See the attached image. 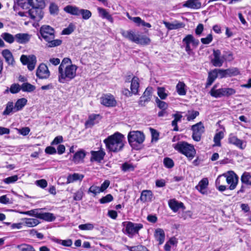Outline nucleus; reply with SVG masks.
Wrapping results in <instances>:
<instances>
[{
    "label": "nucleus",
    "instance_id": "obj_35",
    "mask_svg": "<svg viewBox=\"0 0 251 251\" xmlns=\"http://www.w3.org/2000/svg\"><path fill=\"white\" fill-rule=\"evenodd\" d=\"M97 10L100 16L102 19H106L111 23H113V18L112 16L104 8L98 7Z\"/></svg>",
    "mask_w": 251,
    "mask_h": 251
},
{
    "label": "nucleus",
    "instance_id": "obj_12",
    "mask_svg": "<svg viewBox=\"0 0 251 251\" xmlns=\"http://www.w3.org/2000/svg\"><path fill=\"white\" fill-rule=\"evenodd\" d=\"M193 130L192 138L196 141H200L202 134L204 131V127L202 123L200 122L192 126Z\"/></svg>",
    "mask_w": 251,
    "mask_h": 251
},
{
    "label": "nucleus",
    "instance_id": "obj_57",
    "mask_svg": "<svg viewBox=\"0 0 251 251\" xmlns=\"http://www.w3.org/2000/svg\"><path fill=\"white\" fill-rule=\"evenodd\" d=\"M199 115V113L197 111H188L187 116V120L189 121L193 120L195 119L198 115Z\"/></svg>",
    "mask_w": 251,
    "mask_h": 251
},
{
    "label": "nucleus",
    "instance_id": "obj_26",
    "mask_svg": "<svg viewBox=\"0 0 251 251\" xmlns=\"http://www.w3.org/2000/svg\"><path fill=\"white\" fill-rule=\"evenodd\" d=\"M24 0H18L19 5L25 4V2H23ZM27 3L32 7H41L44 6V2L43 0H26Z\"/></svg>",
    "mask_w": 251,
    "mask_h": 251
},
{
    "label": "nucleus",
    "instance_id": "obj_13",
    "mask_svg": "<svg viewBox=\"0 0 251 251\" xmlns=\"http://www.w3.org/2000/svg\"><path fill=\"white\" fill-rule=\"evenodd\" d=\"M50 75L48 66L44 63L40 64L36 70V76L41 79H46L49 78Z\"/></svg>",
    "mask_w": 251,
    "mask_h": 251
},
{
    "label": "nucleus",
    "instance_id": "obj_11",
    "mask_svg": "<svg viewBox=\"0 0 251 251\" xmlns=\"http://www.w3.org/2000/svg\"><path fill=\"white\" fill-rule=\"evenodd\" d=\"M226 177V183L229 185L227 189L233 190L237 186L238 182V177L237 175L232 171H228L225 173Z\"/></svg>",
    "mask_w": 251,
    "mask_h": 251
},
{
    "label": "nucleus",
    "instance_id": "obj_58",
    "mask_svg": "<svg viewBox=\"0 0 251 251\" xmlns=\"http://www.w3.org/2000/svg\"><path fill=\"white\" fill-rule=\"evenodd\" d=\"M18 176L14 175V176H9V177L4 178L3 180V181L5 184H9L10 183H13L15 182L16 181H17L18 180Z\"/></svg>",
    "mask_w": 251,
    "mask_h": 251
},
{
    "label": "nucleus",
    "instance_id": "obj_31",
    "mask_svg": "<svg viewBox=\"0 0 251 251\" xmlns=\"http://www.w3.org/2000/svg\"><path fill=\"white\" fill-rule=\"evenodd\" d=\"M64 11L67 13L72 15L78 16L80 8L76 6L68 5L66 6L64 9Z\"/></svg>",
    "mask_w": 251,
    "mask_h": 251
},
{
    "label": "nucleus",
    "instance_id": "obj_40",
    "mask_svg": "<svg viewBox=\"0 0 251 251\" xmlns=\"http://www.w3.org/2000/svg\"><path fill=\"white\" fill-rule=\"evenodd\" d=\"M176 90L180 96H184L186 94V86L183 82L179 81L176 86Z\"/></svg>",
    "mask_w": 251,
    "mask_h": 251
},
{
    "label": "nucleus",
    "instance_id": "obj_9",
    "mask_svg": "<svg viewBox=\"0 0 251 251\" xmlns=\"http://www.w3.org/2000/svg\"><path fill=\"white\" fill-rule=\"evenodd\" d=\"M182 43L185 45V51L190 55L192 52L191 45L194 47H197L199 44V41L195 39L192 35L188 34L183 39Z\"/></svg>",
    "mask_w": 251,
    "mask_h": 251
},
{
    "label": "nucleus",
    "instance_id": "obj_60",
    "mask_svg": "<svg viewBox=\"0 0 251 251\" xmlns=\"http://www.w3.org/2000/svg\"><path fill=\"white\" fill-rule=\"evenodd\" d=\"M163 163L164 166L167 168H172L174 166L173 160L168 157H166L164 159Z\"/></svg>",
    "mask_w": 251,
    "mask_h": 251
},
{
    "label": "nucleus",
    "instance_id": "obj_24",
    "mask_svg": "<svg viewBox=\"0 0 251 251\" xmlns=\"http://www.w3.org/2000/svg\"><path fill=\"white\" fill-rule=\"evenodd\" d=\"M36 217L47 222H52L56 219L53 214L49 212H39L36 214Z\"/></svg>",
    "mask_w": 251,
    "mask_h": 251
},
{
    "label": "nucleus",
    "instance_id": "obj_42",
    "mask_svg": "<svg viewBox=\"0 0 251 251\" xmlns=\"http://www.w3.org/2000/svg\"><path fill=\"white\" fill-rule=\"evenodd\" d=\"M27 102L25 98H21L18 99L15 104V109L18 111L21 110L26 104Z\"/></svg>",
    "mask_w": 251,
    "mask_h": 251
},
{
    "label": "nucleus",
    "instance_id": "obj_41",
    "mask_svg": "<svg viewBox=\"0 0 251 251\" xmlns=\"http://www.w3.org/2000/svg\"><path fill=\"white\" fill-rule=\"evenodd\" d=\"M24 223L28 227H34L39 224V221L37 219L25 218L24 219Z\"/></svg>",
    "mask_w": 251,
    "mask_h": 251
},
{
    "label": "nucleus",
    "instance_id": "obj_17",
    "mask_svg": "<svg viewBox=\"0 0 251 251\" xmlns=\"http://www.w3.org/2000/svg\"><path fill=\"white\" fill-rule=\"evenodd\" d=\"M228 143L235 146L241 150H244L246 147V143L237 138L233 134H230L228 137Z\"/></svg>",
    "mask_w": 251,
    "mask_h": 251
},
{
    "label": "nucleus",
    "instance_id": "obj_3",
    "mask_svg": "<svg viewBox=\"0 0 251 251\" xmlns=\"http://www.w3.org/2000/svg\"><path fill=\"white\" fill-rule=\"evenodd\" d=\"M40 33L42 37L48 42L47 46L49 48L58 46L62 43L61 40L54 39V30L49 25H44L41 26Z\"/></svg>",
    "mask_w": 251,
    "mask_h": 251
},
{
    "label": "nucleus",
    "instance_id": "obj_43",
    "mask_svg": "<svg viewBox=\"0 0 251 251\" xmlns=\"http://www.w3.org/2000/svg\"><path fill=\"white\" fill-rule=\"evenodd\" d=\"M132 21L136 24L137 26L142 25L143 26H146L149 28H150L151 26L150 23L145 22L139 17H133Z\"/></svg>",
    "mask_w": 251,
    "mask_h": 251
},
{
    "label": "nucleus",
    "instance_id": "obj_44",
    "mask_svg": "<svg viewBox=\"0 0 251 251\" xmlns=\"http://www.w3.org/2000/svg\"><path fill=\"white\" fill-rule=\"evenodd\" d=\"M16 248L19 251H35L34 247L29 244H22L17 245Z\"/></svg>",
    "mask_w": 251,
    "mask_h": 251
},
{
    "label": "nucleus",
    "instance_id": "obj_64",
    "mask_svg": "<svg viewBox=\"0 0 251 251\" xmlns=\"http://www.w3.org/2000/svg\"><path fill=\"white\" fill-rule=\"evenodd\" d=\"M100 192H101V191L100 189V187L95 186V185L91 186L88 190V193H93L95 195H96Z\"/></svg>",
    "mask_w": 251,
    "mask_h": 251
},
{
    "label": "nucleus",
    "instance_id": "obj_37",
    "mask_svg": "<svg viewBox=\"0 0 251 251\" xmlns=\"http://www.w3.org/2000/svg\"><path fill=\"white\" fill-rule=\"evenodd\" d=\"M154 236L156 240L159 242L160 245L162 244L165 239V233L163 229L157 228L155 230Z\"/></svg>",
    "mask_w": 251,
    "mask_h": 251
},
{
    "label": "nucleus",
    "instance_id": "obj_32",
    "mask_svg": "<svg viewBox=\"0 0 251 251\" xmlns=\"http://www.w3.org/2000/svg\"><path fill=\"white\" fill-rule=\"evenodd\" d=\"M208 185V180L207 178L202 179L196 186V188L201 194H204L206 193V189Z\"/></svg>",
    "mask_w": 251,
    "mask_h": 251
},
{
    "label": "nucleus",
    "instance_id": "obj_6",
    "mask_svg": "<svg viewBox=\"0 0 251 251\" xmlns=\"http://www.w3.org/2000/svg\"><path fill=\"white\" fill-rule=\"evenodd\" d=\"M18 14L21 17H29L37 22L40 21L44 16L41 7H31L28 11H19Z\"/></svg>",
    "mask_w": 251,
    "mask_h": 251
},
{
    "label": "nucleus",
    "instance_id": "obj_53",
    "mask_svg": "<svg viewBox=\"0 0 251 251\" xmlns=\"http://www.w3.org/2000/svg\"><path fill=\"white\" fill-rule=\"evenodd\" d=\"M78 228L82 230H91L94 229V226L92 223H87L79 225Z\"/></svg>",
    "mask_w": 251,
    "mask_h": 251
},
{
    "label": "nucleus",
    "instance_id": "obj_39",
    "mask_svg": "<svg viewBox=\"0 0 251 251\" xmlns=\"http://www.w3.org/2000/svg\"><path fill=\"white\" fill-rule=\"evenodd\" d=\"M17 112L15 109V106L12 101H8L6 104V108L3 112V115H8L11 113Z\"/></svg>",
    "mask_w": 251,
    "mask_h": 251
},
{
    "label": "nucleus",
    "instance_id": "obj_16",
    "mask_svg": "<svg viewBox=\"0 0 251 251\" xmlns=\"http://www.w3.org/2000/svg\"><path fill=\"white\" fill-rule=\"evenodd\" d=\"M211 62L215 67H220L223 65L224 61L220 50H213Z\"/></svg>",
    "mask_w": 251,
    "mask_h": 251
},
{
    "label": "nucleus",
    "instance_id": "obj_14",
    "mask_svg": "<svg viewBox=\"0 0 251 251\" xmlns=\"http://www.w3.org/2000/svg\"><path fill=\"white\" fill-rule=\"evenodd\" d=\"M219 77L221 78L224 77L235 76L240 75V71L236 67H231L226 70L219 69Z\"/></svg>",
    "mask_w": 251,
    "mask_h": 251
},
{
    "label": "nucleus",
    "instance_id": "obj_30",
    "mask_svg": "<svg viewBox=\"0 0 251 251\" xmlns=\"http://www.w3.org/2000/svg\"><path fill=\"white\" fill-rule=\"evenodd\" d=\"M1 54L2 56L4 58L6 62L9 65H13L14 63V58L12 53L9 50H2Z\"/></svg>",
    "mask_w": 251,
    "mask_h": 251
},
{
    "label": "nucleus",
    "instance_id": "obj_59",
    "mask_svg": "<svg viewBox=\"0 0 251 251\" xmlns=\"http://www.w3.org/2000/svg\"><path fill=\"white\" fill-rule=\"evenodd\" d=\"M165 89L163 87H158L157 88V94L161 99H165L168 94L166 93Z\"/></svg>",
    "mask_w": 251,
    "mask_h": 251
},
{
    "label": "nucleus",
    "instance_id": "obj_2",
    "mask_svg": "<svg viewBox=\"0 0 251 251\" xmlns=\"http://www.w3.org/2000/svg\"><path fill=\"white\" fill-rule=\"evenodd\" d=\"M77 67L74 64L63 67L59 65L58 68V81L61 83H65L74 79L76 74Z\"/></svg>",
    "mask_w": 251,
    "mask_h": 251
},
{
    "label": "nucleus",
    "instance_id": "obj_23",
    "mask_svg": "<svg viewBox=\"0 0 251 251\" xmlns=\"http://www.w3.org/2000/svg\"><path fill=\"white\" fill-rule=\"evenodd\" d=\"M170 208L175 212H177L179 209H185V207L182 202H179L175 199L169 201L168 202Z\"/></svg>",
    "mask_w": 251,
    "mask_h": 251
},
{
    "label": "nucleus",
    "instance_id": "obj_22",
    "mask_svg": "<svg viewBox=\"0 0 251 251\" xmlns=\"http://www.w3.org/2000/svg\"><path fill=\"white\" fill-rule=\"evenodd\" d=\"M163 23L165 25L166 27L169 30L177 29L180 28H183L185 26L184 24L182 22H179L176 20L172 23L163 21Z\"/></svg>",
    "mask_w": 251,
    "mask_h": 251
},
{
    "label": "nucleus",
    "instance_id": "obj_25",
    "mask_svg": "<svg viewBox=\"0 0 251 251\" xmlns=\"http://www.w3.org/2000/svg\"><path fill=\"white\" fill-rule=\"evenodd\" d=\"M218 77H219V69H214L209 72L206 87L210 86Z\"/></svg>",
    "mask_w": 251,
    "mask_h": 251
},
{
    "label": "nucleus",
    "instance_id": "obj_33",
    "mask_svg": "<svg viewBox=\"0 0 251 251\" xmlns=\"http://www.w3.org/2000/svg\"><path fill=\"white\" fill-rule=\"evenodd\" d=\"M139 87V79L136 76H134L131 81L130 90L133 94L136 95L138 93Z\"/></svg>",
    "mask_w": 251,
    "mask_h": 251
},
{
    "label": "nucleus",
    "instance_id": "obj_63",
    "mask_svg": "<svg viewBox=\"0 0 251 251\" xmlns=\"http://www.w3.org/2000/svg\"><path fill=\"white\" fill-rule=\"evenodd\" d=\"M224 96H229L236 93L235 89L231 88H223Z\"/></svg>",
    "mask_w": 251,
    "mask_h": 251
},
{
    "label": "nucleus",
    "instance_id": "obj_19",
    "mask_svg": "<svg viewBox=\"0 0 251 251\" xmlns=\"http://www.w3.org/2000/svg\"><path fill=\"white\" fill-rule=\"evenodd\" d=\"M91 161L97 162H100L105 155V152L101 149L98 151H91Z\"/></svg>",
    "mask_w": 251,
    "mask_h": 251
},
{
    "label": "nucleus",
    "instance_id": "obj_61",
    "mask_svg": "<svg viewBox=\"0 0 251 251\" xmlns=\"http://www.w3.org/2000/svg\"><path fill=\"white\" fill-rule=\"evenodd\" d=\"M21 89V86L18 84H13L11 85L9 91L12 94H16L18 93Z\"/></svg>",
    "mask_w": 251,
    "mask_h": 251
},
{
    "label": "nucleus",
    "instance_id": "obj_18",
    "mask_svg": "<svg viewBox=\"0 0 251 251\" xmlns=\"http://www.w3.org/2000/svg\"><path fill=\"white\" fill-rule=\"evenodd\" d=\"M226 174H223L220 175L217 178L215 181V185L217 188L221 192H223L227 189V186L225 185L226 183Z\"/></svg>",
    "mask_w": 251,
    "mask_h": 251
},
{
    "label": "nucleus",
    "instance_id": "obj_56",
    "mask_svg": "<svg viewBox=\"0 0 251 251\" xmlns=\"http://www.w3.org/2000/svg\"><path fill=\"white\" fill-rule=\"evenodd\" d=\"M113 197L111 194H107L100 199L99 201L101 204L108 203L112 201Z\"/></svg>",
    "mask_w": 251,
    "mask_h": 251
},
{
    "label": "nucleus",
    "instance_id": "obj_5",
    "mask_svg": "<svg viewBox=\"0 0 251 251\" xmlns=\"http://www.w3.org/2000/svg\"><path fill=\"white\" fill-rule=\"evenodd\" d=\"M122 35L129 40L141 45L150 44L151 39L146 35L136 34L133 30H124L121 32Z\"/></svg>",
    "mask_w": 251,
    "mask_h": 251
},
{
    "label": "nucleus",
    "instance_id": "obj_21",
    "mask_svg": "<svg viewBox=\"0 0 251 251\" xmlns=\"http://www.w3.org/2000/svg\"><path fill=\"white\" fill-rule=\"evenodd\" d=\"M152 96V88L148 87L145 91L143 95L141 97L139 103L140 105H144L145 103L151 100Z\"/></svg>",
    "mask_w": 251,
    "mask_h": 251
},
{
    "label": "nucleus",
    "instance_id": "obj_4",
    "mask_svg": "<svg viewBox=\"0 0 251 251\" xmlns=\"http://www.w3.org/2000/svg\"><path fill=\"white\" fill-rule=\"evenodd\" d=\"M173 147L176 151L185 155L190 160H192L196 154L194 146L184 141H179L173 144Z\"/></svg>",
    "mask_w": 251,
    "mask_h": 251
},
{
    "label": "nucleus",
    "instance_id": "obj_34",
    "mask_svg": "<svg viewBox=\"0 0 251 251\" xmlns=\"http://www.w3.org/2000/svg\"><path fill=\"white\" fill-rule=\"evenodd\" d=\"M217 85L216 84L213 86L209 92L210 95L216 98L224 97L223 88L217 89Z\"/></svg>",
    "mask_w": 251,
    "mask_h": 251
},
{
    "label": "nucleus",
    "instance_id": "obj_1",
    "mask_svg": "<svg viewBox=\"0 0 251 251\" xmlns=\"http://www.w3.org/2000/svg\"><path fill=\"white\" fill-rule=\"evenodd\" d=\"M124 140V136L121 133L116 132L105 139L103 142L109 151L118 152L123 149Z\"/></svg>",
    "mask_w": 251,
    "mask_h": 251
},
{
    "label": "nucleus",
    "instance_id": "obj_47",
    "mask_svg": "<svg viewBox=\"0 0 251 251\" xmlns=\"http://www.w3.org/2000/svg\"><path fill=\"white\" fill-rule=\"evenodd\" d=\"M35 86L28 83L25 82L21 85V90L23 92H31L35 90Z\"/></svg>",
    "mask_w": 251,
    "mask_h": 251
},
{
    "label": "nucleus",
    "instance_id": "obj_15",
    "mask_svg": "<svg viewBox=\"0 0 251 251\" xmlns=\"http://www.w3.org/2000/svg\"><path fill=\"white\" fill-rule=\"evenodd\" d=\"M100 102L106 107H114L117 103L114 97L111 94H103L100 98Z\"/></svg>",
    "mask_w": 251,
    "mask_h": 251
},
{
    "label": "nucleus",
    "instance_id": "obj_48",
    "mask_svg": "<svg viewBox=\"0 0 251 251\" xmlns=\"http://www.w3.org/2000/svg\"><path fill=\"white\" fill-rule=\"evenodd\" d=\"M223 58L224 59V61H228L230 62L234 60L233 54V53L228 50H224L223 51Z\"/></svg>",
    "mask_w": 251,
    "mask_h": 251
},
{
    "label": "nucleus",
    "instance_id": "obj_36",
    "mask_svg": "<svg viewBox=\"0 0 251 251\" xmlns=\"http://www.w3.org/2000/svg\"><path fill=\"white\" fill-rule=\"evenodd\" d=\"M84 175L78 173L69 175L67 177V183H73L77 180L81 181Z\"/></svg>",
    "mask_w": 251,
    "mask_h": 251
},
{
    "label": "nucleus",
    "instance_id": "obj_27",
    "mask_svg": "<svg viewBox=\"0 0 251 251\" xmlns=\"http://www.w3.org/2000/svg\"><path fill=\"white\" fill-rule=\"evenodd\" d=\"M183 6L191 9H198L201 7V4L199 0H187Z\"/></svg>",
    "mask_w": 251,
    "mask_h": 251
},
{
    "label": "nucleus",
    "instance_id": "obj_46",
    "mask_svg": "<svg viewBox=\"0 0 251 251\" xmlns=\"http://www.w3.org/2000/svg\"><path fill=\"white\" fill-rule=\"evenodd\" d=\"M1 37L5 42L9 44L13 43L15 40V36H14L13 35L7 32L2 33Z\"/></svg>",
    "mask_w": 251,
    "mask_h": 251
},
{
    "label": "nucleus",
    "instance_id": "obj_8",
    "mask_svg": "<svg viewBox=\"0 0 251 251\" xmlns=\"http://www.w3.org/2000/svg\"><path fill=\"white\" fill-rule=\"evenodd\" d=\"M128 141L131 146L141 144L145 140L144 133L140 131H131L127 135Z\"/></svg>",
    "mask_w": 251,
    "mask_h": 251
},
{
    "label": "nucleus",
    "instance_id": "obj_54",
    "mask_svg": "<svg viewBox=\"0 0 251 251\" xmlns=\"http://www.w3.org/2000/svg\"><path fill=\"white\" fill-rule=\"evenodd\" d=\"M213 35L211 33L208 34L206 36V37L201 38V41L204 45H208L212 42V41H213Z\"/></svg>",
    "mask_w": 251,
    "mask_h": 251
},
{
    "label": "nucleus",
    "instance_id": "obj_51",
    "mask_svg": "<svg viewBox=\"0 0 251 251\" xmlns=\"http://www.w3.org/2000/svg\"><path fill=\"white\" fill-rule=\"evenodd\" d=\"M224 132L223 131H219L215 134V135L214 137V141L216 146H220L221 140L224 138Z\"/></svg>",
    "mask_w": 251,
    "mask_h": 251
},
{
    "label": "nucleus",
    "instance_id": "obj_52",
    "mask_svg": "<svg viewBox=\"0 0 251 251\" xmlns=\"http://www.w3.org/2000/svg\"><path fill=\"white\" fill-rule=\"evenodd\" d=\"M75 27V25L71 23L67 27L62 30L61 34L62 35H69L74 31Z\"/></svg>",
    "mask_w": 251,
    "mask_h": 251
},
{
    "label": "nucleus",
    "instance_id": "obj_7",
    "mask_svg": "<svg viewBox=\"0 0 251 251\" xmlns=\"http://www.w3.org/2000/svg\"><path fill=\"white\" fill-rule=\"evenodd\" d=\"M123 225L125 227L126 234L129 237H132L135 234H138L139 231L143 227L142 224L129 221L123 222Z\"/></svg>",
    "mask_w": 251,
    "mask_h": 251
},
{
    "label": "nucleus",
    "instance_id": "obj_50",
    "mask_svg": "<svg viewBox=\"0 0 251 251\" xmlns=\"http://www.w3.org/2000/svg\"><path fill=\"white\" fill-rule=\"evenodd\" d=\"M53 241L55 243L62 245L65 247H71L73 244L72 240L71 239L61 240L58 239H54Z\"/></svg>",
    "mask_w": 251,
    "mask_h": 251
},
{
    "label": "nucleus",
    "instance_id": "obj_62",
    "mask_svg": "<svg viewBox=\"0 0 251 251\" xmlns=\"http://www.w3.org/2000/svg\"><path fill=\"white\" fill-rule=\"evenodd\" d=\"M155 101L157 106L161 109H166L168 107V104L165 101L160 100L158 98H156Z\"/></svg>",
    "mask_w": 251,
    "mask_h": 251
},
{
    "label": "nucleus",
    "instance_id": "obj_38",
    "mask_svg": "<svg viewBox=\"0 0 251 251\" xmlns=\"http://www.w3.org/2000/svg\"><path fill=\"white\" fill-rule=\"evenodd\" d=\"M85 156V152L82 150L79 151L74 154L73 160L75 163L78 164L82 162Z\"/></svg>",
    "mask_w": 251,
    "mask_h": 251
},
{
    "label": "nucleus",
    "instance_id": "obj_49",
    "mask_svg": "<svg viewBox=\"0 0 251 251\" xmlns=\"http://www.w3.org/2000/svg\"><path fill=\"white\" fill-rule=\"evenodd\" d=\"M81 15L83 20H88L92 16V13L87 9H80L79 12V16Z\"/></svg>",
    "mask_w": 251,
    "mask_h": 251
},
{
    "label": "nucleus",
    "instance_id": "obj_55",
    "mask_svg": "<svg viewBox=\"0 0 251 251\" xmlns=\"http://www.w3.org/2000/svg\"><path fill=\"white\" fill-rule=\"evenodd\" d=\"M127 249L130 251H149L146 247L142 245L127 247Z\"/></svg>",
    "mask_w": 251,
    "mask_h": 251
},
{
    "label": "nucleus",
    "instance_id": "obj_20",
    "mask_svg": "<svg viewBox=\"0 0 251 251\" xmlns=\"http://www.w3.org/2000/svg\"><path fill=\"white\" fill-rule=\"evenodd\" d=\"M31 37V35L28 33H18L15 35V41L20 44L27 43L29 41Z\"/></svg>",
    "mask_w": 251,
    "mask_h": 251
},
{
    "label": "nucleus",
    "instance_id": "obj_28",
    "mask_svg": "<svg viewBox=\"0 0 251 251\" xmlns=\"http://www.w3.org/2000/svg\"><path fill=\"white\" fill-rule=\"evenodd\" d=\"M100 120V116L97 114H92L89 116L88 120L85 123L87 128L91 127L95 124L98 123Z\"/></svg>",
    "mask_w": 251,
    "mask_h": 251
},
{
    "label": "nucleus",
    "instance_id": "obj_29",
    "mask_svg": "<svg viewBox=\"0 0 251 251\" xmlns=\"http://www.w3.org/2000/svg\"><path fill=\"white\" fill-rule=\"evenodd\" d=\"M153 197V194L151 191L145 190H143L141 194L140 199L143 202L151 201Z\"/></svg>",
    "mask_w": 251,
    "mask_h": 251
},
{
    "label": "nucleus",
    "instance_id": "obj_10",
    "mask_svg": "<svg viewBox=\"0 0 251 251\" xmlns=\"http://www.w3.org/2000/svg\"><path fill=\"white\" fill-rule=\"evenodd\" d=\"M20 61L24 65H27L29 71H33L37 63L36 57L34 55H22Z\"/></svg>",
    "mask_w": 251,
    "mask_h": 251
},
{
    "label": "nucleus",
    "instance_id": "obj_45",
    "mask_svg": "<svg viewBox=\"0 0 251 251\" xmlns=\"http://www.w3.org/2000/svg\"><path fill=\"white\" fill-rule=\"evenodd\" d=\"M241 180L242 183L251 185V175L250 173L244 172L241 177Z\"/></svg>",
    "mask_w": 251,
    "mask_h": 251
}]
</instances>
